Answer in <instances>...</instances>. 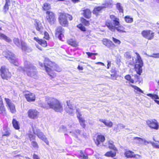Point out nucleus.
Listing matches in <instances>:
<instances>
[{"label": "nucleus", "mask_w": 159, "mask_h": 159, "mask_svg": "<svg viewBox=\"0 0 159 159\" xmlns=\"http://www.w3.org/2000/svg\"><path fill=\"white\" fill-rule=\"evenodd\" d=\"M113 3V1L112 0H105L104 3L102 5L104 8H106L111 6Z\"/></svg>", "instance_id": "32"}, {"label": "nucleus", "mask_w": 159, "mask_h": 159, "mask_svg": "<svg viewBox=\"0 0 159 159\" xmlns=\"http://www.w3.org/2000/svg\"><path fill=\"white\" fill-rule=\"evenodd\" d=\"M67 103L68 106V108L66 110L67 112L69 114L72 115L76 111L77 116L79 120L80 124L82 127L84 128L85 126V121L82 116V115L81 114L80 110L79 109H75L76 108L75 106L73 105L70 104L69 102L67 101Z\"/></svg>", "instance_id": "5"}, {"label": "nucleus", "mask_w": 159, "mask_h": 159, "mask_svg": "<svg viewBox=\"0 0 159 159\" xmlns=\"http://www.w3.org/2000/svg\"><path fill=\"white\" fill-rule=\"evenodd\" d=\"M34 25L36 30L40 33L42 34L43 31V28L40 21L38 20H35Z\"/></svg>", "instance_id": "16"}, {"label": "nucleus", "mask_w": 159, "mask_h": 159, "mask_svg": "<svg viewBox=\"0 0 159 159\" xmlns=\"http://www.w3.org/2000/svg\"><path fill=\"white\" fill-rule=\"evenodd\" d=\"M34 39L38 43L39 45L43 47L47 46V42L44 40L39 39L38 37H34Z\"/></svg>", "instance_id": "21"}, {"label": "nucleus", "mask_w": 159, "mask_h": 159, "mask_svg": "<svg viewBox=\"0 0 159 159\" xmlns=\"http://www.w3.org/2000/svg\"><path fill=\"white\" fill-rule=\"evenodd\" d=\"M86 53L88 55L89 57L93 55H97L98 54L97 53H93L90 52H86Z\"/></svg>", "instance_id": "54"}, {"label": "nucleus", "mask_w": 159, "mask_h": 159, "mask_svg": "<svg viewBox=\"0 0 159 159\" xmlns=\"http://www.w3.org/2000/svg\"><path fill=\"white\" fill-rule=\"evenodd\" d=\"M148 56L156 58H159V53H153L152 55Z\"/></svg>", "instance_id": "51"}, {"label": "nucleus", "mask_w": 159, "mask_h": 159, "mask_svg": "<svg viewBox=\"0 0 159 159\" xmlns=\"http://www.w3.org/2000/svg\"><path fill=\"white\" fill-rule=\"evenodd\" d=\"M103 8H104V7L103 6L95 7L94 9L93 13V14L97 15L99 13L101 12V10Z\"/></svg>", "instance_id": "28"}, {"label": "nucleus", "mask_w": 159, "mask_h": 159, "mask_svg": "<svg viewBox=\"0 0 159 159\" xmlns=\"http://www.w3.org/2000/svg\"><path fill=\"white\" fill-rule=\"evenodd\" d=\"M5 100L7 104V106L10 110V111L12 113H15L16 111L15 106L11 101L10 99L6 98H5Z\"/></svg>", "instance_id": "14"}, {"label": "nucleus", "mask_w": 159, "mask_h": 159, "mask_svg": "<svg viewBox=\"0 0 159 159\" xmlns=\"http://www.w3.org/2000/svg\"><path fill=\"white\" fill-rule=\"evenodd\" d=\"M134 139L136 142L140 144H148L149 143L144 139H142L139 137H135Z\"/></svg>", "instance_id": "23"}, {"label": "nucleus", "mask_w": 159, "mask_h": 159, "mask_svg": "<svg viewBox=\"0 0 159 159\" xmlns=\"http://www.w3.org/2000/svg\"><path fill=\"white\" fill-rule=\"evenodd\" d=\"M33 133L38 137L44 141L47 144H48L49 142L43 134L36 127H32Z\"/></svg>", "instance_id": "8"}, {"label": "nucleus", "mask_w": 159, "mask_h": 159, "mask_svg": "<svg viewBox=\"0 0 159 159\" xmlns=\"http://www.w3.org/2000/svg\"><path fill=\"white\" fill-rule=\"evenodd\" d=\"M125 126L122 124H118L114 127V130L116 132H119L120 130L123 129Z\"/></svg>", "instance_id": "24"}, {"label": "nucleus", "mask_w": 159, "mask_h": 159, "mask_svg": "<svg viewBox=\"0 0 159 159\" xmlns=\"http://www.w3.org/2000/svg\"><path fill=\"white\" fill-rule=\"evenodd\" d=\"M77 27L82 31H85L86 30L85 28L81 24L78 25Z\"/></svg>", "instance_id": "46"}, {"label": "nucleus", "mask_w": 159, "mask_h": 159, "mask_svg": "<svg viewBox=\"0 0 159 159\" xmlns=\"http://www.w3.org/2000/svg\"><path fill=\"white\" fill-rule=\"evenodd\" d=\"M151 143L153 147L159 149V145L157 143L154 142H151Z\"/></svg>", "instance_id": "47"}, {"label": "nucleus", "mask_w": 159, "mask_h": 159, "mask_svg": "<svg viewBox=\"0 0 159 159\" xmlns=\"http://www.w3.org/2000/svg\"><path fill=\"white\" fill-rule=\"evenodd\" d=\"M12 124L14 127L16 129H20L18 122L15 119H14L12 121Z\"/></svg>", "instance_id": "36"}, {"label": "nucleus", "mask_w": 159, "mask_h": 159, "mask_svg": "<svg viewBox=\"0 0 159 159\" xmlns=\"http://www.w3.org/2000/svg\"><path fill=\"white\" fill-rule=\"evenodd\" d=\"M0 39H3L8 42H10L11 41V40L9 38L1 33H0Z\"/></svg>", "instance_id": "34"}, {"label": "nucleus", "mask_w": 159, "mask_h": 159, "mask_svg": "<svg viewBox=\"0 0 159 159\" xmlns=\"http://www.w3.org/2000/svg\"><path fill=\"white\" fill-rule=\"evenodd\" d=\"M33 157L34 159H40L39 156L35 154H34Z\"/></svg>", "instance_id": "59"}, {"label": "nucleus", "mask_w": 159, "mask_h": 159, "mask_svg": "<svg viewBox=\"0 0 159 159\" xmlns=\"http://www.w3.org/2000/svg\"><path fill=\"white\" fill-rule=\"evenodd\" d=\"M40 66L44 68L49 75L52 78H54L56 75L52 70H55L57 72H60L61 69L55 63L50 61L48 58H45L44 64L41 62L39 63Z\"/></svg>", "instance_id": "1"}, {"label": "nucleus", "mask_w": 159, "mask_h": 159, "mask_svg": "<svg viewBox=\"0 0 159 159\" xmlns=\"http://www.w3.org/2000/svg\"><path fill=\"white\" fill-rule=\"evenodd\" d=\"M147 124L150 128L158 130L159 128V123L155 119L149 120L146 121Z\"/></svg>", "instance_id": "9"}, {"label": "nucleus", "mask_w": 159, "mask_h": 159, "mask_svg": "<svg viewBox=\"0 0 159 159\" xmlns=\"http://www.w3.org/2000/svg\"><path fill=\"white\" fill-rule=\"evenodd\" d=\"M1 76L4 79H8L11 75V73L9 72L8 70L5 66H2L0 69Z\"/></svg>", "instance_id": "11"}, {"label": "nucleus", "mask_w": 159, "mask_h": 159, "mask_svg": "<svg viewBox=\"0 0 159 159\" xmlns=\"http://www.w3.org/2000/svg\"><path fill=\"white\" fill-rule=\"evenodd\" d=\"M64 30L61 27H58L56 30V35H57L58 34L60 33H64Z\"/></svg>", "instance_id": "44"}, {"label": "nucleus", "mask_w": 159, "mask_h": 159, "mask_svg": "<svg viewBox=\"0 0 159 159\" xmlns=\"http://www.w3.org/2000/svg\"><path fill=\"white\" fill-rule=\"evenodd\" d=\"M67 42L69 45L73 47H76L78 46L77 43L75 40L73 39L69 40Z\"/></svg>", "instance_id": "33"}, {"label": "nucleus", "mask_w": 159, "mask_h": 159, "mask_svg": "<svg viewBox=\"0 0 159 159\" xmlns=\"http://www.w3.org/2000/svg\"><path fill=\"white\" fill-rule=\"evenodd\" d=\"M25 98L28 102H34L35 100V96L34 94L28 93L25 94Z\"/></svg>", "instance_id": "17"}, {"label": "nucleus", "mask_w": 159, "mask_h": 159, "mask_svg": "<svg viewBox=\"0 0 159 159\" xmlns=\"http://www.w3.org/2000/svg\"><path fill=\"white\" fill-rule=\"evenodd\" d=\"M66 14L61 13L59 17V21L60 24L63 26H67L68 22L66 18Z\"/></svg>", "instance_id": "12"}, {"label": "nucleus", "mask_w": 159, "mask_h": 159, "mask_svg": "<svg viewBox=\"0 0 159 159\" xmlns=\"http://www.w3.org/2000/svg\"><path fill=\"white\" fill-rule=\"evenodd\" d=\"M10 0H5V4L3 7V11L6 13L9 9V6L10 4Z\"/></svg>", "instance_id": "29"}, {"label": "nucleus", "mask_w": 159, "mask_h": 159, "mask_svg": "<svg viewBox=\"0 0 159 159\" xmlns=\"http://www.w3.org/2000/svg\"><path fill=\"white\" fill-rule=\"evenodd\" d=\"M109 148L114 150L115 151L117 150L116 148L113 144V142L112 141H109L108 142Z\"/></svg>", "instance_id": "39"}, {"label": "nucleus", "mask_w": 159, "mask_h": 159, "mask_svg": "<svg viewBox=\"0 0 159 159\" xmlns=\"http://www.w3.org/2000/svg\"><path fill=\"white\" fill-rule=\"evenodd\" d=\"M73 131H70V133H72V135L73 136H76L77 134H80V131L79 130H77L76 131V133H73Z\"/></svg>", "instance_id": "48"}, {"label": "nucleus", "mask_w": 159, "mask_h": 159, "mask_svg": "<svg viewBox=\"0 0 159 159\" xmlns=\"http://www.w3.org/2000/svg\"><path fill=\"white\" fill-rule=\"evenodd\" d=\"M39 105L42 107H44V108H46L47 107L45 105H44L43 103H39Z\"/></svg>", "instance_id": "60"}, {"label": "nucleus", "mask_w": 159, "mask_h": 159, "mask_svg": "<svg viewBox=\"0 0 159 159\" xmlns=\"http://www.w3.org/2000/svg\"><path fill=\"white\" fill-rule=\"evenodd\" d=\"M44 38L47 40H49V36L48 33L46 32H44Z\"/></svg>", "instance_id": "52"}, {"label": "nucleus", "mask_w": 159, "mask_h": 159, "mask_svg": "<svg viewBox=\"0 0 159 159\" xmlns=\"http://www.w3.org/2000/svg\"><path fill=\"white\" fill-rule=\"evenodd\" d=\"M125 78L129 81V83H133L134 82V80L131 78L130 75H128L125 76Z\"/></svg>", "instance_id": "37"}, {"label": "nucleus", "mask_w": 159, "mask_h": 159, "mask_svg": "<svg viewBox=\"0 0 159 159\" xmlns=\"http://www.w3.org/2000/svg\"><path fill=\"white\" fill-rule=\"evenodd\" d=\"M45 101L50 108L55 111L61 112L63 110L62 104L59 100L56 98L50 97H46Z\"/></svg>", "instance_id": "3"}, {"label": "nucleus", "mask_w": 159, "mask_h": 159, "mask_svg": "<svg viewBox=\"0 0 159 159\" xmlns=\"http://www.w3.org/2000/svg\"><path fill=\"white\" fill-rule=\"evenodd\" d=\"M25 68L21 67H18V70L21 72H26L27 75L34 79L37 77L35 67L30 64V62L26 61L24 63Z\"/></svg>", "instance_id": "4"}, {"label": "nucleus", "mask_w": 159, "mask_h": 159, "mask_svg": "<svg viewBox=\"0 0 159 159\" xmlns=\"http://www.w3.org/2000/svg\"><path fill=\"white\" fill-rule=\"evenodd\" d=\"M141 34L143 37L149 40L152 39L154 36V33L150 30H144Z\"/></svg>", "instance_id": "15"}, {"label": "nucleus", "mask_w": 159, "mask_h": 159, "mask_svg": "<svg viewBox=\"0 0 159 159\" xmlns=\"http://www.w3.org/2000/svg\"><path fill=\"white\" fill-rule=\"evenodd\" d=\"M80 158L81 159H87V157L85 156L83 153H81L80 155Z\"/></svg>", "instance_id": "56"}, {"label": "nucleus", "mask_w": 159, "mask_h": 159, "mask_svg": "<svg viewBox=\"0 0 159 159\" xmlns=\"http://www.w3.org/2000/svg\"><path fill=\"white\" fill-rule=\"evenodd\" d=\"M36 47L38 48V49H39L40 50H42V48L40 47L39 45L36 44Z\"/></svg>", "instance_id": "62"}, {"label": "nucleus", "mask_w": 159, "mask_h": 159, "mask_svg": "<svg viewBox=\"0 0 159 159\" xmlns=\"http://www.w3.org/2000/svg\"><path fill=\"white\" fill-rule=\"evenodd\" d=\"M10 133L8 131H7L5 133H4V134L3 133L2 134V136H8L10 135Z\"/></svg>", "instance_id": "58"}, {"label": "nucleus", "mask_w": 159, "mask_h": 159, "mask_svg": "<svg viewBox=\"0 0 159 159\" xmlns=\"http://www.w3.org/2000/svg\"><path fill=\"white\" fill-rule=\"evenodd\" d=\"M105 140V138L104 136L102 135H98L97 136L96 140L95 141V143L96 145L98 146L100 143H103Z\"/></svg>", "instance_id": "22"}, {"label": "nucleus", "mask_w": 159, "mask_h": 159, "mask_svg": "<svg viewBox=\"0 0 159 159\" xmlns=\"http://www.w3.org/2000/svg\"><path fill=\"white\" fill-rule=\"evenodd\" d=\"M116 7L120 12L123 13V9L121 4L120 3H118L116 4Z\"/></svg>", "instance_id": "38"}, {"label": "nucleus", "mask_w": 159, "mask_h": 159, "mask_svg": "<svg viewBox=\"0 0 159 159\" xmlns=\"http://www.w3.org/2000/svg\"><path fill=\"white\" fill-rule=\"evenodd\" d=\"M129 86L134 89V92L137 93H143V91L137 86L134 85L132 84H130Z\"/></svg>", "instance_id": "30"}, {"label": "nucleus", "mask_w": 159, "mask_h": 159, "mask_svg": "<svg viewBox=\"0 0 159 159\" xmlns=\"http://www.w3.org/2000/svg\"><path fill=\"white\" fill-rule=\"evenodd\" d=\"M106 26L108 29L112 31H115L116 30L118 31L122 32H125L124 27L120 24L116 27L113 26L111 21L109 20H107L105 22Z\"/></svg>", "instance_id": "6"}, {"label": "nucleus", "mask_w": 159, "mask_h": 159, "mask_svg": "<svg viewBox=\"0 0 159 159\" xmlns=\"http://www.w3.org/2000/svg\"><path fill=\"white\" fill-rule=\"evenodd\" d=\"M43 9L44 10H47L50 8V5L47 3H45L43 7Z\"/></svg>", "instance_id": "43"}, {"label": "nucleus", "mask_w": 159, "mask_h": 159, "mask_svg": "<svg viewBox=\"0 0 159 159\" xmlns=\"http://www.w3.org/2000/svg\"><path fill=\"white\" fill-rule=\"evenodd\" d=\"M136 57H132L133 60L129 59H127V63L130 65H135V69L136 72L140 75L142 71V67L143 63L142 60L139 55L137 53H135Z\"/></svg>", "instance_id": "2"}, {"label": "nucleus", "mask_w": 159, "mask_h": 159, "mask_svg": "<svg viewBox=\"0 0 159 159\" xmlns=\"http://www.w3.org/2000/svg\"><path fill=\"white\" fill-rule=\"evenodd\" d=\"M80 21L85 26H89L90 24L89 21L83 18H81Z\"/></svg>", "instance_id": "41"}, {"label": "nucleus", "mask_w": 159, "mask_h": 159, "mask_svg": "<svg viewBox=\"0 0 159 159\" xmlns=\"http://www.w3.org/2000/svg\"><path fill=\"white\" fill-rule=\"evenodd\" d=\"M125 155L127 158H130L131 157H139L140 156L138 155H135L134 154V152L130 151H127L124 153Z\"/></svg>", "instance_id": "20"}, {"label": "nucleus", "mask_w": 159, "mask_h": 159, "mask_svg": "<svg viewBox=\"0 0 159 159\" xmlns=\"http://www.w3.org/2000/svg\"><path fill=\"white\" fill-rule=\"evenodd\" d=\"M147 95L151 98L152 99H154L155 102L159 105V100H159V98L157 95L148 93L147 94Z\"/></svg>", "instance_id": "27"}, {"label": "nucleus", "mask_w": 159, "mask_h": 159, "mask_svg": "<svg viewBox=\"0 0 159 159\" xmlns=\"http://www.w3.org/2000/svg\"><path fill=\"white\" fill-rule=\"evenodd\" d=\"M99 121L103 123L104 125L106 126L109 127H111L113 125L112 122L110 121L106 120L105 119H100L99 120Z\"/></svg>", "instance_id": "25"}, {"label": "nucleus", "mask_w": 159, "mask_h": 159, "mask_svg": "<svg viewBox=\"0 0 159 159\" xmlns=\"http://www.w3.org/2000/svg\"><path fill=\"white\" fill-rule=\"evenodd\" d=\"M81 14L86 18L89 19L91 17V12L89 9L81 10Z\"/></svg>", "instance_id": "19"}, {"label": "nucleus", "mask_w": 159, "mask_h": 159, "mask_svg": "<svg viewBox=\"0 0 159 159\" xmlns=\"http://www.w3.org/2000/svg\"><path fill=\"white\" fill-rule=\"evenodd\" d=\"M112 39L114 42L116 44H120V41L114 37H112Z\"/></svg>", "instance_id": "50"}, {"label": "nucleus", "mask_w": 159, "mask_h": 159, "mask_svg": "<svg viewBox=\"0 0 159 159\" xmlns=\"http://www.w3.org/2000/svg\"><path fill=\"white\" fill-rule=\"evenodd\" d=\"M28 136L30 138V140L31 141H33L34 140L35 138V136L33 135L32 134H29Z\"/></svg>", "instance_id": "49"}, {"label": "nucleus", "mask_w": 159, "mask_h": 159, "mask_svg": "<svg viewBox=\"0 0 159 159\" xmlns=\"http://www.w3.org/2000/svg\"><path fill=\"white\" fill-rule=\"evenodd\" d=\"M27 114L29 118L34 119L38 118L39 112L36 110L31 109L28 111Z\"/></svg>", "instance_id": "13"}, {"label": "nucleus", "mask_w": 159, "mask_h": 159, "mask_svg": "<svg viewBox=\"0 0 159 159\" xmlns=\"http://www.w3.org/2000/svg\"><path fill=\"white\" fill-rule=\"evenodd\" d=\"M125 56L127 58V59H130L133 60V59L131 57V56L129 52L126 53L125 54Z\"/></svg>", "instance_id": "53"}, {"label": "nucleus", "mask_w": 159, "mask_h": 159, "mask_svg": "<svg viewBox=\"0 0 159 159\" xmlns=\"http://www.w3.org/2000/svg\"><path fill=\"white\" fill-rule=\"evenodd\" d=\"M31 144L35 149H37L39 148V146L37 143L36 141H32L31 142Z\"/></svg>", "instance_id": "42"}, {"label": "nucleus", "mask_w": 159, "mask_h": 159, "mask_svg": "<svg viewBox=\"0 0 159 159\" xmlns=\"http://www.w3.org/2000/svg\"><path fill=\"white\" fill-rule=\"evenodd\" d=\"M20 43L22 50L27 52H29L31 51V49L27 46L25 43L22 41H21Z\"/></svg>", "instance_id": "26"}, {"label": "nucleus", "mask_w": 159, "mask_h": 159, "mask_svg": "<svg viewBox=\"0 0 159 159\" xmlns=\"http://www.w3.org/2000/svg\"><path fill=\"white\" fill-rule=\"evenodd\" d=\"M110 18L112 21L113 24L112 23V24L113 26L116 27L120 25V20L117 17L115 16L111 15L110 16Z\"/></svg>", "instance_id": "18"}, {"label": "nucleus", "mask_w": 159, "mask_h": 159, "mask_svg": "<svg viewBox=\"0 0 159 159\" xmlns=\"http://www.w3.org/2000/svg\"><path fill=\"white\" fill-rule=\"evenodd\" d=\"M3 54V55L9 60L11 63L15 66H18V64L17 59L13 54L9 51L4 52Z\"/></svg>", "instance_id": "7"}, {"label": "nucleus", "mask_w": 159, "mask_h": 159, "mask_svg": "<svg viewBox=\"0 0 159 159\" xmlns=\"http://www.w3.org/2000/svg\"><path fill=\"white\" fill-rule=\"evenodd\" d=\"M96 64H99L101 65H102V66H104V64L103 63H102V62H97V63H96Z\"/></svg>", "instance_id": "63"}, {"label": "nucleus", "mask_w": 159, "mask_h": 159, "mask_svg": "<svg viewBox=\"0 0 159 159\" xmlns=\"http://www.w3.org/2000/svg\"><path fill=\"white\" fill-rule=\"evenodd\" d=\"M116 152L115 151L113 152L110 151L107 152L105 154V156L108 157H113L116 155Z\"/></svg>", "instance_id": "35"}, {"label": "nucleus", "mask_w": 159, "mask_h": 159, "mask_svg": "<svg viewBox=\"0 0 159 159\" xmlns=\"http://www.w3.org/2000/svg\"><path fill=\"white\" fill-rule=\"evenodd\" d=\"M102 43L104 45L108 47H109L111 45H114V44L111 41L106 39H103L102 40Z\"/></svg>", "instance_id": "31"}, {"label": "nucleus", "mask_w": 159, "mask_h": 159, "mask_svg": "<svg viewBox=\"0 0 159 159\" xmlns=\"http://www.w3.org/2000/svg\"><path fill=\"white\" fill-rule=\"evenodd\" d=\"M75 125L74 124H73L72 125H71L69 127L71 128L74 129L75 128Z\"/></svg>", "instance_id": "64"}, {"label": "nucleus", "mask_w": 159, "mask_h": 159, "mask_svg": "<svg viewBox=\"0 0 159 159\" xmlns=\"http://www.w3.org/2000/svg\"><path fill=\"white\" fill-rule=\"evenodd\" d=\"M14 43L18 47H19L20 46V42L18 39L15 38L14 39Z\"/></svg>", "instance_id": "45"}, {"label": "nucleus", "mask_w": 159, "mask_h": 159, "mask_svg": "<svg viewBox=\"0 0 159 159\" xmlns=\"http://www.w3.org/2000/svg\"><path fill=\"white\" fill-rule=\"evenodd\" d=\"M63 33H60L59 34H58L57 35V36H58V38L60 40H61L62 39V37H63Z\"/></svg>", "instance_id": "55"}, {"label": "nucleus", "mask_w": 159, "mask_h": 159, "mask_svg": "<svg viewBox=\"0 0 159 159\" xmlns=\"http://www.w3.org/2000/svg\"><path fill=\"white\" fill-rule=\"evenodd\" d=\"M46 18L47 21L50 24H53L56 20L55 15L52 11H47Z\"/></svg>", "instance_id": "10"}, {"label": "nucleus", "mask_w": 159, "mask_h": 159, "mask_svg": "<svg viewBox=\"0 0 159 159\" xmlns=\"http://www.w3.org/2000/svg\"><path fill=\"white\" fill-rule=\"evenodd\" d=\"M66 18H68L70 20H72V17L71 16L66 14Z\"/></svg>", "instance_id": "57"}, {"label": "nucleus", "mask_w": 159, "mask_h": 159, "mask_svg": "<svg viewBox=\"0 0 159 159\" xmlns=\"http://www.w3.org/2000/svg\"><path fill=\"white\" fill-rule=\"evenodd\" d=\"M71 0L74 3H78L80 2V0Z\"/></svg>", "instance_id": "61"}, {"label": "nucleus", "mask_w": 159, "mask_h": 159, "mask_svg": "<svg viewBox=\"0 0 159 159\" xmlns=\"http://www.w3.org/2000/svg\"><path fill=\"white\" fill-rule=\"evenodd\" d=\"M125 20L126 22L128 23H132L133 21V18L130 17L129 16H126L125 17Z\"/></svg>", "instance_id": "40"}]
</instances>
